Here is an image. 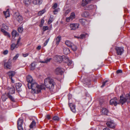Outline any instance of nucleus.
Returning <instances> with one entry per match:
<instances>
[{"label":"nucleus","mask_w":130,"mask_h":130,"mask_svg":"<svg viewBox=\"0 0 130 130\" xmlns=\"http://www.w3.org/2000/svg\"><path fill=\"white\" fill-rule=\"evenodd\" d=\"M28 86V88L31 89L35 93H39L42 89L44 88L42 85H38L35 81L31 83H29Z\"/></svg>","instance_id":"nucleus-1"},{"label":"nucleus","mask_w":130,"mask_h":130,"mask_svg":"<svg viewBox=\"0 0 130 130\" xmlns=\"http://www.w3.org/2000/svg\"><path fill=\"white\" fill-rule=\"evenodd\" d=\"M44 84L47 88L52 91L54 88L55 83L53 79L50 77H48L45 79Z\"/></svg>","instance_id":"nucleus-2"},{"label":"nucleus","mask_w":130,"mask_h":130,"mask_svg":"<svg viewBox=\"0 0 130 130\" xmlns=\"http://www.w3.org/2000/svg\"><path fill=\"white\" fill-rule=\"evenodd\" d=\"M120 102L122 104L126 102H130V92L126 94L125 98L120 96Z\"/></svg>","instance_id":"nucleus-3"},{"label":"nucleus","mask_w":130,"mask_h":130,"mask_svg":"<svg viewBox=\"0 0 130 130\" xmlns=\"http://www.w3.org/2000/svg\"><path fill=\"white\" fill-rule=\"evenodd\" d=\"M66 56H55L54 58L55 60L57 62H60L63 60H64Z\"/></svg>","instance_id":"nucleus-4"},{"label":"nucleus","mask_w":130,"mask_h":130,"mask_svg":"<svg viewBox=\"0 0 130 130\" xmlns=\"http://www.w3.org/2000/svg\"><path fill=\"white\" fill-rule=\"evenodd\" d=\"M115 49L116 51V53L118 55H121L124 51L123 47L116 46Z\"/></svg>","instance_id":"nucleus-5"},{"label":"nucleus","mask_w":130,"mask_h":130,"mask_svg":"<svg viewBox=\"0 0 130 130\" xmlns=\"http://www.w3.org/2000/svg\"><path fill=\"white\" fill-rule=\"evenodd\" d=\"M23 121V119L21 118H19L17 121L18 127L19 130H23L22 127V125Z\"/></svg>","instance_id":"nucleus-6"},{"label":"nucleus","mask_w":130,"mask_h":130,"mask_svg":"<svg viewBox=\"0 0 130 130\" xmlns=\"http://www.w3.org/2000/svg\"><path fill=\"white\" fill-rule=\"evenodd\" d=\"M75 18V15L74 12H72L69 17L67 18H66V21L67 22H69L72 21Z\"/></svg>","instance_id":"nucleus-7"},{"label":"nucleus","mask_w":130,"mask_h":130,"mask_svg":"<svg viewBox=\"0 0 130 130\" xmlns=\"http://www.w3.org/2000/svg\"><path fill=\"white\" fill-rule=\"evenodd\" d=\"M110 104L111 105H114L116 106L117 104H119V102L116 98H115L111 100L110 101Z\"/></svg>","instance_id":"nucleus-8"},{"label":"nucleus","mask_w":130,"mask_h":130,"mask_svg":"<svg viewBox=\"0 0 130 130\" xmlns=\"http://www.w3.org/2000/svg\"><path fill=\"white\" fill-rule=\"evenodd\" d=\"M92 0H82L81 2V5L84 8L87 5L91 2Z\"/></svg>","instance_id":"nucleus-9"},{"label":"nucleus","mask_w":130,"mask_h":130,"mask_svg":"<svg viewBox=\"0 0 130 130\" xmlns=\"http://www.w3.org/2000/svg\"><path fill=\"white\" fill-rule=\"evenodd\" d=\"M106 124L107 126L109 128H115V124L113 121H111L108 122L106 123Z\"/></svg>","instance_id":"nucleus-10"},{"label":"nucleus","mask_w":130,"mask_h":130,"mask_svg":"<svg viewBox=\"0 0 130 130\" xmlns=\"http://www.w3.org/2000/svg\"><path fill=\"white\" fill-rule=\"evenodd\" d=\"M79 26L78 24H71L70 26L71 30H75L78 28Z\"/></svg>","instance_id":"nucleus-11"},{"label":"nucleus","mask_w":130,"mask_h":130,"mask_svg":"<svg viewBox=\"0 0 130 130\" xmlns=\"http://www.w3.org/2000/svg\"><path fill=\"white\" fill-rule=\"evenodd\" d=\"M22 86V84L20 83H19L16 84L15 86L16 90L18 92H20L22 90V89L21 88Z\"/></svg>","instance_id":"nucleus-12"},{"label":"nucleus","mask_w":130,"mask_h":130,"mask_svg":"<svg viewBox=\"0 0 130 130\" xmlns=\"http://www.w3.org/2000/svg\"><path fill=\"white\" fill-rule=\"evenodd\" d=\"M8 89L9 90V93L10 94H13L15 92V88L14 86H11V87H8Z\"/></svg>","instance_id":"nucleus-13"},{"label":"nucleus","mask_w":130,"mask_h":130,"mask_svg":"<svg viewBox=\"0 0 130 130\" xmlns=\"http://www.w3.org/2000/svg\"><path fill=\"white\" fill-rule=\"evenodd\" d=\"M27 80L28 83V84L29 83H32L35 81L33 79L31 76L30 75H28L27 76Z\"/></svg>","instance_id":"nucleus-14"},{"label":"nucleus","mask_w":130,"mask_h":130,"mask_svg":"<svg viewBox=\"0 0 130 130\" xmlns=\"http://www.w3.org/2000/svg\"><path fill=\"white\" fill-rule=\"evenodd\" d=\"M11 66V63L9 61L5 63L4 67L6 69H10Z\"/></svg>","instance_id":"nucleus-15"},{"label":"nucleus","mask_w":130,"mask_h":130,"mask_svg":"<svg viewBox=\"0 0 130 130\" xmlns=\"http://www.w3.org/2000/svg\"><path fill=\"white\" fill-rule=\"evenodd\" d=\"M96 7V6L92 5H89L88 6H86L84 8L85 10H89L93 9Z\"/></svg>","instance_id":"nucleus-16"},{"label":"nucleus","mask_w":130,"mask_h":130,"mask_svg":"<svg viewBox=\"0 0 130 130\" xmlns=\"http://www.w3.org/2000/svg\"><path fill=\"white\" fill-rule=\"evenodd\" d=\"M69 106L71 110L73 112H75L76 111L75 109V106L72 103H69Z\"/></svg>","instance_id":"nucleus-17"},{"label":"nucleus","mask_w":130,"mask_h":130,"mask_svg":"<svg viewBox=\"0 0 130 130\" xmlns=\"http://www.w3.org/2000/svg\"><path fill=\"white\" fill-rule=\"evenodd\" d=\"M63 72L62 69L60 67L56 68L55 71L56 73L57 74H61Z\"/></svg>","instance_id":"nucleus-18"},{"label":"nucleus","mask_w":130,"mask_h":130,"mask_svg":"<svg viewBox=\"0 0 130 130\" xmlns=\"http://www.w3.org/2000/svg\"><path fill=\"white\" fill-rule=\"evenodd\" d=\"M32 2L35 5H40L42 3V0H33Z\"/></svg>","instance_id":"nucleus-19"},{"label":"nucleus","mask_w":130,"mask_h":130,"mask_svg":"<svg viewBox=\"0 0 130 130\" xmlns=\"http://www.w3.org/2000/svg\"><path fill=\"white\" fill-rule=\"evenodd\" d=\"M64 60H66V61H65V62L67 63L68 66L71 65L72 64V61L70 60L67 57H66Z\"/></svg>","instance_id":"nucleus-20"},{"label":"nucleus","mask_w":130,"mask_h":130,"mask_svg":"<svg viewBox=\"0 0 130 130\" xmlns=\"http://www.w3.org/2000/svg\"><path fill=\"white\" fill-rule=\"evenodd\" d=\"M15 72L14 71H10L8 72L7 73L9 77H12L14 76L15 74Z\"/></svg>","instance_id":"nucleus-21"},{"label":"nucleus","mask_w":130,"mask_h":130,"mask_svg":"<svg viewBox=\"0 0 130 130\" xmlns=\"http://www.w3.org/2000/svg\"><path fill=\"white\" fill-rule=\"evenodd\" d=\"M51 59V58H46L43 61H40V62L41 63H47L49 62Z\"/></svg>","instance_id":"nucleus-22"},{"label":"nucleus","mask_w":130,"mask_h":130,"mask_svg":"<svg viewBox=\"0 0 130 130\" xmlns=\"http://www.w3.org/2000/svg\"><path fill=\"white\" fill-rule=\"evenodd\" d=\"M63 52L65 55H67L70 53V50L67 47H64L63 49Z\"/></svg>","instance_id":"nucleus-23"},{"label":"nucleus","mask_w":130,"mask_h":130,"mask_svg":"<svg viewBox=\"0 0 130 130\" xmlns=\"http://www.w3.org/2000/svg\"><path fill=\"white\" fill-rule=\"evenodd\" d=\"M3 13L6 18H7L10 16V14L9 13V9H8L6 11H4Z\"/></svg>","instance_id":"nucleus-24"},{"label":"nucleus","mask_w":130,"mask_h":130,"mask_svg":"<svg viewBox=\"0 0 130 130\" xmlns=\"http://www.w3.org/2000/svg\"><path fill=\"white\" fill-rule=\"evenodd\" d=\"M102 114L107 115L108 113V111L106 109L103 108L102 109Z\"/></svg>","instance_id":"nucleus-25"},{"label":"nucleus","mask_w":130,"mask_h":130,"mask_svg":"<svg viewBox=\"0 0 130 130\" xmlns=\"http://www.w3.org/2000/svg\"><path fill=\"white\" fill-rule=\"evenodd\" d=\"M61 40V36H58L56 39V44L58 45Z\"/></svg>","instance_id":"nucleus-26"},{"label":"nucleus","mask_w":130,"mask_h":130,"mask_svg":"<svg viewBox=\"0 0 130 130\" xmlns=\"http://www.w3.org/2000/svg\"><path fill=\"white\" fill-rule=\"evenodd\" d=\"M31 0H24V3L26 6L29 5L31 2Z\"/></svg>","instance_id":"nucleus-27"},{"label":"nucleus","mask_w":130,"mask_h":130,"mask_svg":"<svg viewBox=\"0 0 130 130\" xmlns=\"http://www.w3.org/2000/svg\"><path fill=\"white\" fill-rule=\"evenodd\" d=\"M36 123L35 121L34 120L33 121L30 123L29 127L31 128H33L36 125Z\"/></svg>","instance_id":"nucleus-28"},{"label":"nucleus","mask_w":130,"mask_h":130,"mask_svg":"<svg viewBox=\"0 0 130 130\" xmlns=\"http://www.w3.org/2000/svg\"><path fill=\"white\" fill-rule=\"evenodd\" d=\"M16 19L19 22H21L23 20L22 17L20 15H19L16 18Z\"/></svg>","instance_id":"nucleus-29"},{"label":"nucleus","mask_w":130,"mask_h":130,"mask_svg":"<svg viewBox=\"0 0 130 130\" xmlns=\"http://www.w3.org/2000/svg\"><path fill=\"white\" fill-rule=\"evenodd\" d=\"M36 66L35 63L34 62H32L30 66V69L31 70H34Z\"/></svg>","instance_id":"nucleus-30"},{"label":"nucleus","mask_w":130,"mask_h":130,"mask_svg":"<svg viewBox=\"0 0 130 130\" xmlns=\"http://www.w3.org/2000/svg\"><path fill=\"white\" fill-rule=\"evenodd\" d=\"M80 22L84 25L86 24L87 22V21L84 19H80L79 20Z\"/></svg>","instance_id":"nucleus-31"},{"label":"nucleus","mask_w":130,"mask_h":130,"mask_svg":"<svg viewBox=\"0 0 130 130\" xmlns=\"http://www.w3.org/2000/svg\"><path fill=\"white\" fill-rule=\"evenodd\" d=\"M65 44L66 45L69 47H70L72 45H73V43H72L70 41L68 40H67L65 42Z\"/></svg>","instance_id":"nucleus-32"},{"label":"nucleus","mask_w":130,"mask_h":130,"mask_svg":"<svg viewBox=\"0 0 130 130\" xmlns=\"http://www.w3.org/2000/svg\"><path fill=\"white\" fill-rule=\"evenodd\" d=\"M89 15V13L88 12H84L82 14V16L87 17H88Z\"/></svg>","instance_id":"nucleus-33"},{"label":"nucleus","mask_w":130,"mask_h":130,"mask_svg":"<svg viewBox=\"0 0 130 130\" xmlns=\"http://www.w3.org/2000/svg\"><path fill=\"white\" fill-rule=\"evenodd\" d=\"M17 45L18 44H17V45H16L15 44H12L11 46V50H13L14 49V48H17L18 47Z\"/></svg>","instance_id":"nucleus-34"},{"label":"nucleus","mask_w":130,"mask_h":130,"mask_svg":"<svg viewBox=\"0 0 130 130\" xmlns=\"http://www.w3.org/2000/svg\"><path fill=\"white\" fill-rule=\"evenodd\" d=\"M108 80H105L102 83V85L101 86V87H104L105 86L107 85V83L109 82Z\"/></svg>","instance_id":"nucleus-35"},{"label":"nucleus","mask_w":130,"mask_h":130,"mask_svg":"<svg viewBox=\"0 0 130 130\" xmlns=\"http://www.w3.org/2000/svg\"><path fill=\"white\" fill-rule=\"evenodd\" d=\"M7 96L12 101H14V99L13 97L12 96L10 95L9 93H8L7 94Z\"/></svg>","instance_id":"nucleus-36"},{"label":"nucleus","mask_w":130,"mask_h":130,"mask_svg":"<svg viewBox=\"0 0 130 130\" xmlns=\"http://www.w3.org/2000/svg\"><path fill=\"white\" fill-rule=\"evenodd\" d=\"M70 47H71L72 50L74 51H76L77 49V47L75 45H74L73 44L71 46H70Z\"/></svg>","instance_id":"nucleus-37"},{"label":"nucleus","mask_w":130,"mask_h":130,"mask_svg":"<svg viewBox=\"0 0 130 130\" xmlns=\"http://www.w3.org/2000/svg\"><path fill=\"white\" fill-rule=\"evenodd\" d=\"M71 11V9H68L66 10L64 12V15L67 16Z\"/></svg>","instance_id":"nucleus-38"},{"label":"nucleus","mask_w":130,"mask_h":130,"mask_svg":"<svg viewBox=\"0 0 130 130\" xmlns=\"http://www.w3.org/2000/svg\"><path fill=\"white\" fill-rule=\"evenodd\" d=\"M53 21V18L51 17V16L50 17V18L49 19L48 21V23L49 24H51Z\"/></svg>","instance_id":"nucleus-39"},{"label":"nucleus","mask_w":130,"mask_h":130,"mask_svg":"<svg viewBox=\"0 0 130 130\" xmlns=\"http://www.w3.org/2000/svg\"><path fill=\"white\" fill-rule=\"evenodd\" d=\"M60 10V9L59 8H57L55 9L54 11L53 12L55 14H57V12Z\"/></svg>","instance_id":"nucleus-40"},{"label":"nucleus","mask_w":130,"mask_h":130,"mask_svg":"<svg viewBox=\"0 0 130 130\" xmlns=\"http://www.w3.org/2000/svg\"><path fill=\"white\" fill-rule=\"evenodd\" d=\"M45 11L44 10H43L41 11H39L38 12V14L39 15H41L43 14L45 12Z\"/></svg>","instance_id":"nucleus-41"},{"label":"nucleus","mask_w":130,"mask_h":130,"mask_svg":"<svg viewBox=\"0 0 130 130\" xmlns=\"http://www.w3.org/2000/svg\"><path fill=\"white\" fill-rule=\"evenodd\" d=\"M2 99L3 101H5L7 99V98L5 96V95H3L2 96Z\"/></svg>","instance_id":"nucleus-42"},{"label":"nucleus","mask_w":130,"mask_h":130,"mask_svg":"<svg viewBox=\"0 0 130 130\" xmlns=\"http://www.w3.org/2000/svg\"><path fill=\"white\" fill-rule=\"evenodd\" d=\"M5 36H7L9 38H10L11 36L9 33L6 31L3 34Z\"/></svg>","instance_id":"nucleus-43"},{"label":"nucleus","mask_w":130,"mask_h":130,"mask_svg":"<svg viewBox=\"0 0 130 130\" xmlns=\"http://www.w3.org/2000/svg\"><path fill=\"white\" fill-rule=\"evenodd\" d=\"M23 28L22 27H19L18 28V30L20 33H21L23 31Z\"/></svg>","instance_id":"nucleus-44"},{"label":"nucleus","mask_w":130,"mask_h":130,"mask_svg":"<svg viewBox=\"0 0 130 130\" xmlns=\"http://www.w3.org/2000/svg\"><path fill=\"white\" fill-rule=\"evenodd\" d=\"M12 36L15 37L17 35V32L15 31H13L12 32Z\"/></svg>","instance_id":"nucleus-45"},{"label":"nucleus","mask_w":130,"mask_h":130,"mask_svg":"<svg viewBox=\"0 0 130 130\" xmlns=\"http://www.w3.org/2000/svg\"><path fill=\"white\" fill-rule=\"evenodd\" d=\"M53 119L55 121H58L59 120V118L57 116H54L53 118Z\"/></svg>","instance_id":"nucleus-46"},{"label":"nucleus","mask_w":130,"mask_h":130,"mask_svg":"<svg viewBox=\"0 0 130 130\" xmlns=\"http://www.w3.org/2000/svg\"><path fill=\"white\" fill-rule=\"evenodd\" d=\"M48 27L47 26H44L43 28V30L44 31H45L48 30Z\"/></svg>","instance_id":"nucleus-47"},{"label":"nucleus","mask_w":130,"mask_h":130,"mask_svg":"<svg viewBox=\"0 0 130 130\" xmlns=\"http://www.w3.org/2000/svg\"><path fill=\"white\" fill-rule=\"evenodd\" d=\"M2 27L3 28L6 30H7L8 29V26H7L5 24H3Z\"/></svg>","instance_id":"nucleus-48"},{"label":"nucleus","mask_w":130,"mask_h":130,"mask_svg":"<svg viewBox=\"0 0 130 130\" xmlns=\"http://www.w3.org/2000/svg\"><path fill=\"white\" fill-rule=\"evenodd\" d=\"M58 4L57 3H55L53 6H52V8L53 9H55L56 8Z\"/></svg>","instance_id":"nucleus-49"},{"label":"nucleus","mask_w":130,"mask_h":130,"mask_svg":"<svg viewBox=\"0 0 130 130\" xmlns=\"http://www.w3.org/2000/svg\"><path fill=\"white\" fill-rule=\"evenodd\" d=\"M19 55L18 54H17L13 58V60H16L18 58L19 56Z\"/></svg>","instance_id":"nucleus-50"},{"label":"nucleus","mask_w":130,"mask_h":130,"mask_svg":"<svg viewBox=\"0 0 130 130\" xmlns=\"http://www.w3.org/2000/svg\"><path fill=\"white\" fill-rule=\"evenodd\" d=\"M68 99L69 100V103H70V100L71 99L72 97V96L71 94H69L68 95Z\"/></svg>","instance_id":"nucleus-51"},{"label":"nucleus","mask_w":130,"mask_h":130,"mask_svg":"<svg viewBox=\"0 0 130 130\" xmlns=\"http://www.w3.org/2000/svg\"><path fill=\"white\" fill-rule=\"evenodd\" d=\"M85 35L84 34H82L80 36V38L81 39H83L84 38H85Z\"/></svg>","instance_id":"nucleus-52"},{"label":"nucleus","mask_w":130,"mask_h":130,"mask_svg":"<svg viewBox=\"0 0 130 130\" xmlns=\"http://www.w3.org/2000/svg\"><path fill=\"white\" fill-rule=\"evenodd\" d=\"M44 20L43 19H42L41 20V25H40V27L42 26V25L44 23Z\"/></svg>","instance_id":"nucleus-53"},{"label":"nucleus","mask_w":130,"mask_h":130,"mask_svg":"<svg viewBox=\"0 0 130 130\" xmlns=\"http://www.w3.org/2000/svg\"><path fill=\"white\" fill-rule=\"evenodd\" d=\"M122 72V71L121 70H119L117 71V74H119L120 73H121Z\"/></svg>","instance_id":"nucleus-54"},{"label":"nucleus","mask_w":130,"mask_h":130,"mask_svg":"<svg viewBox=\"0 0 130 130\" xmlns=\"http://www.w3.org/2000/svg\"><path fill=\"white\" fill-rule=\"evenodd\" d=\"M8 51L7 50H6L4 51L3 53V54L5 55H6L8 54Z\"/></svg>","instance_id":"nucleus-55"},{"label":"nucleus","mask_w":130,"mask_h":130,"mask_svg":"<svg viewBox=\"0 0 130 130\" xmlns=\"http://www.w3.org/2000/svg\"><path fill=\"white\" fill-rule=\"evenodd\" d=\"M29 55V54L28 53H27L25 54H23V56L24 57H26L27 56Z\"/></svg>","instance_id":"nucleus-56"},{"label":"nucleus","mask_w":130,"mask_h":130,"mask_svg":"<svg viewBox=\"0 0 130 130\" xmlns=\"http://www.w3.org/2000/svg\"><path fill=\"white\" fill-rule=\"evenodd\" d=\"M1 30L3 34H4L5 32L6 31L3 29L2 28H1Z\"/></svg>","instance_id":"nucleus-57"},{"label":"nucleus","mask_w":130,"mask_h":130,"mask_svg":"<svg viewBox=\"0 0 130 130\" xmlns=\"http://www.w3.org/2000/svg\"><path fill=\"white\" fill-rule=\"evenodd\" d=\"M41 45L38 46L37 47V49L38 50H39L41 49Z\"/></svg>","instance_id":"nucleus-58"},{"label":"nucleus","mask_w":130,"mask_h":130,"mask_svg":"<svg viewBox=\"0 0 130 130\" xmlns=\"http://www.w3.org/2000/svg\"><path fill=\"white\" fill-rule=\"evenodd\" d=\"M26 15L28 16V17L29 16V12L28 11H27V12H26Z\"/></svg>","instance_id":"nucleus-59"},{"label":"nucleus","mask_w":130,"mask_h":130,"mask_svg":"<svg viewBox=\"0 0 130 130\" xmlns=\"http://www.w3.org/2000/svg\"><path fill=\"white\" fill-rule=\"evenodd\" d=\"M46 118H47L48 119H50V116L49 115H47L46 116Z\"/></svg>","instance_id":"nucleus-60"},{"label":"nucleus","mask_w":130,"mask_h":130,"mask_svg":"<svg viewBox=\"0 0 130 130\" xmlns=\"http://www.w3.org/2000/svg\"><path fill=\"white\" fill-rule=\"evenodd\" d=\"M103 130H110L109 128H108L106 127L103 129Z\"/></svg>","instance_id":"nucleus-61"},{"label":"nucleus","mask_w":130,"mask_h":130,"mask_svg":"<svg viewBox=\"0 0 130 130\" xmlns=\"http://www.w3.org/2000/svg\"><path fill=\"white\" fill-rule=\"evenodd\" d=\"M20 40H21V39L19 38V39H18V41H17V44H18L19 42L20 41Z\"/></svg>","instance_id":"nucleus-62"},{"label":"nucleus","mask_w":130,"mask_h":130,"mask_svg":"<svg viewBox=\"0 0 130 130\" xmlns=\"http://www.w3.org/2000/svg\"><path fill=\"white\" fill-rule=\"evenodd\" d=\"M50 40V38H49L45 42L46 43H48V42Z\"/></svg>","instance_id":"nucleus-63"},{"label":"nucleus","mask_w":130,"mask_h":130,"mask_svg":"<svg viewBox=\"0 0 130 130\" xmlns=\"http://www.w3.org/2000/svg\"><path fill=\"white\" fill-rule=\"evenodd\" d=\"M11 80V81H12V83H14V81L12 79V77H10V78Z\"/></svg>","instance_id":"nucleus-64"}]
</instances>
